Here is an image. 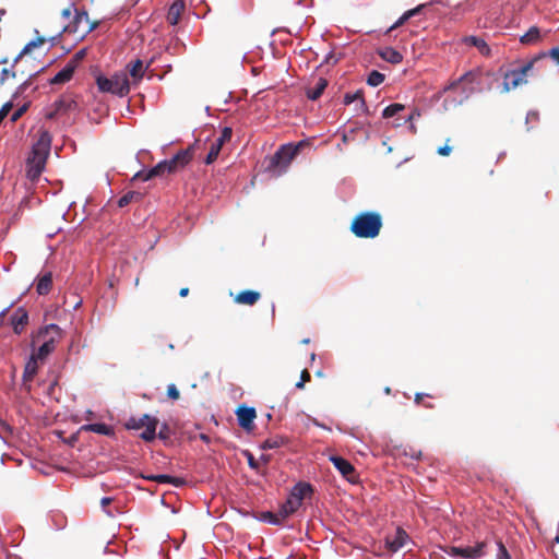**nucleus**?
Wrapping results in <instances>:
<instances>
[{
    "label": "nucleus",
    "instance_id": "f257e3e1",
    "mask_svg": "<svg viewBox=\"0 0 559 559\" xmlns=\"http://www.w3.org/2000/svg\"><path fill=\"white\" fill-rule=\"evenodd\" d=\"M382 225L380 213L368 211L357 214L349 229L357 238L373 239L379 236Z\"/></svg>",
    "mask_w": 559,
    "mask_h": 559
},
{
    "label": "nucleus",
    "instance_id": "f03ea898",
    "mask_svg": "<svg viewBox=\"0 0 559 559\" xmlns=\"http://www.w3.org/2000/svg\"><path fill=\"white\" fill-rule=\"evenodd\" d=\"M62 331L57 324H48L41 328L33 335L32 346H38L33 355L39 360H45L56 348V344L61 340Z\"/></svg>",
    "mask_w": 559,
    "mask_h": 559
},
{
    "label": "nucleus",
    "instance_id": "7ed1b4c3",
    "mask_svg": "<svg viewBox=\"0 0 559 559\" xmlns=\"http://www.w3.org/2000/svg\"><path fill=\"white\" fill-rule=\"evenodd\" d=\"M96 84L102 93H110L120 97L130 92V82L126 73H115L111 78L105 75L96 76Z\"/></svg>",
    "mask_w": 559,
    "mask_h": 559
},
{
    "label": "nucleus",
    "instance_id": "20e7f679",
    "mask_svg": "<svg viewBox=\"0 0 559 559\" xmlns=\"http://www.w3.org/2000/svg\"><path fill=\"white\" fill-rule=\"evenodd\" d=\"M545 56L546 55H538L519 69L507 72L503 76V92H509L525 84L527 82V75L533 70L535 63L545 59Z\"/></svg>",
    "mask_w": 559,
    "mask_h": 559
},
{
    "label": "nucleus",
    "instance_id": "39448f33",
    "mask_svg": "<svg viewBox=\"0 0 559 559\" xmlns=\"http://www.w3.org/2000/svg\"><path fill=\"white\" fill-rule=\"evenodd\" d=\"M302 143L294 144H285L282 145L275 154L271 157L267 169L270 171H276L277 175H281L286 170L290 162L298 154Z\"/></svg>",
    "mask_w": 559,
    "mask_h": 559
},
{
    "label": "nucleus",
    "instance_id": "423d86ee",
    "mask_svg": "<svg viewBox=\"0 0 559 559\" xmlns=\"http://www.w3.org/2000/svg\"><path fill=\"white\" fill-rule=\"evenodd\" d=\"M75 15L73 20L62 27V33L78 34L81 38L93 32L98 22L91 21L86 11H79L74 9Z\"/></svg>",
    "mask_w": 559,
    "mask_h": 559
},
{
    "label": "nucleus",
    "instance_id": "0eeeda50",
    "mask_svg": "<svg viewBox=\"0 0 559 559\" xmlns=\"http://www.w3.org/2000/svg\"><path fill=\"white\" fill-rule=\"evenodd\" d=\"M157 426L158 419L147 414L140 418L131 417L126 424L128 429L139 430L144 428V431L140 435V437L147 442H151L156 438Z\"/></svg>",
    "mask_w": 559,
    "mask_h": 559
},
{
    "label": "nucleus",
    "instance_id": "6e6552de",
    "mask_svg": "<svg viewBox=\"0 0 559 559\" xmlns=\"http://www.w3.org/2000/svg\"><path fill=\"white\" fill-rule=\"evenodd\" d=\"M51 135L47 130H40L38 138L32 147L28 158L46 162L50 153Z\"/></svg>",
    "mask_w": 559,
    "mask_h": 559
},
{
    "label": "nucleus",
    "instance_id": "1a4fd4ad",
    "mask_svg": "<svg viewBox=\"0 0 559 559\" xmlns=\"http://www.w3.org/2000/svg\"><path fill=\"white\" fill-rule=\"evenodd\" d=\"M485 542H479L474 546L467 547H455L450 546L444 549V551L452 557H459L463 559H478L485 555Z\"/></svg>",
    "mask_w": 559,
    "mask_h": 559
},
{
    "label": "nucleus",
    "instance_id": "9d476101",
    "mask_svg": "<svg viewBox=\"0 0 559 559\" xmlns=\"http://www.w3.org/2000/svg\"><path fill=\"white\" fill-rule=\"evenodd\" d=\"M194 146L190 145L185 150L179 151L173 158L166 159L169 166V173L175 174L183 169L193 158Z\"/></svg>",
    "mask_w": 559,
    "mask_h": 559
},
{
    "label": "nucleus",
    "instance_id": "9b49d317",
    "mask_svg": "<svg viewBox=\"0 0 559 559\" xmlns=\"http://www.w3.org/2000/svg\"><path fill=\"white\" fill-rule=\"evenodd\" d=\"M330 461L346 480L352 484L358 481V474L349 461L338 455H331Z\"/></svg>",
    "mask_w": 559,
    "mask_h": 559
},
{
    "label": "nucleus",
    "instance_id": "f8f14e48",
    "mask_svg": "<svg viewBox=\"0 0 559 559\" xmlns=\"http://www.w3.org/2000/svg\"><path fill=\"white\" fill-rule=\"evenodd\" d=\"M236 416L238 420V425L247 430L251 431L254 428V419L257 417V412L253 407H248L246 405H240L236 409Z\"/></svg>",
    "mask_w": 559,
    "mask_h": 559
},
{
    "label": "nucleus",
    "instance_id": "ddd939ff",
    "mask_svg": "<svg viewBox=\"0 0 559 559\" xmlns=\"http://www.w3.org/2000/svg\"><path fill=\"white\" fill-rule=\"evenodd\" d=\"M409 536L406 531L402 527H397L393 535L385 537V546L391 552H396L406 545Z\"/></svg>",
    "mask_w": 559,
    "mask_h": 559
},
{
    "label": "nucleus",
    "instance_id": "4468645a",
    "mask_svg": "<svg viewBox=\"0 0 559 559\" xmlns=\"http://www.w3.org/2000/svg\"><path fill=\"white\" fill-rule=\"evenodd\" d=\"M165 174H170L169 173V166H168L166 159L159 162L157 165H155L154 167H152L147 171L141 170V171L136 173L133 176L132 181H135V180L146 181V180H150V179H152L154 177L164 176Z\"/></svg>",
    "mask_w": 559,
    "mask_h": 559
},
{
    "label": "nucleus",
    "instance_id": "2eb2a0df",
    "mask_svg": "<svg viewBox=\"0 0 559 559\" xmlns=\"http://www.w3.org/2000/svg\"><path fill=\"white\" fill-rule=\"evenodd\" d=\"M480 76H481L480 70H478V69L471 70V71L464 73L462 76H460L456 81L452 82L448 87H445V91L454 90L461 83L466 84V85L479 83Z\"/></svg>",
    "mask_w": 559,
    "mask_h": 559
},
{
    "label": "nucleus",
    "instance_id": "dca6fc26",
    "mask_svg": "<svg viewBox=\"0 0 559 559\" xmlns=\"http://www.w3.org/2000/svg\"><path fill=\"white\" fill-rule=\"evenodd\" d=\"M28 323V313L24 308H19L11 317V324L14 333L21 334Z\"/></svg>",
    "mask_w": 559,
    "mask_h": 559
},
{
    "label": "nucleus",
    "instance_id": "f3484780",
    "mask_svg": "<svg viewBox=\"0 0 559 559\" xmlns=\"http://www.w3.org/2000/svg\"><path fill=\"white\" fill-rule=\"evenodd\" d=\"M261 298V294L255 290H242L234 297V301L239 305L253 306Z\"/></svg>",
    "mask_w": 559,
    "mask_h": 559
},
{
    "label": "nucleus",
    "instance_id": "a211bd4d",
    "mask_svg": "<svg viewBox=\"0 0 559 559\" xmlns=\"http://www.w3.org/2000/svg\"><path fill=\"white\" fill-rule=\"evenodd\" d=\"M75 70L76 69L72 64L67 62V64L49 80V83L52 85L64 84L72 79Z\"/></svg>",
    "mask_w": 559,
    "mask_h": 559
},
{
    "label": "nucleus",
    "instance_id": "6ab92c4d",
    "mask_svg": "<svg viewBox=\"0 0 559 559\" xmlns=\"http://www.w3.org/2000/svg\"><path fill=\"white\" fill-rule=\"evenodd\" d=\"M45 164H46V162H43V160L39 162L37 159L27 158V162H26L27 178L31 179L32 181L37 180L45 168Z\"/></svg>",
    "mask_w": 559,
    "mask_h": 559
},
{
    "label": "nucleus",
    "instance_id": "aec40b11",
    "mask_svg": "<svg viewBox=\"0 0 559 559\" xmlns=\"http://www.w3.org/2000/svg\"><path fill=\"white\" fill-rule=\"evenodd\" d=\"M53 106L55 111L50 112L47 116L49 119L55 118L58 114L71 110L72 108L76 107V103L70 97H61L60 99L55 102Z\"/></svg>",
    "mask_w": 559,
    "mask_h": 559
},
{
    "label": "nucleus",
    "instance_id": "412c9836",
    "mask_svg": "<svg viewBox=\"0 0 559 559\" xmlns=\"http://www.w3.org/2000/svg\"><path fill=\"white\" fill-rule=\"evenodd\" d=\"M326 86L328 80L324 78H319L313 86H308L306 88V95L309 99L317 100L323 94Z\"/></svg>",
    "mask_w": 559,
    "mask_h": 559
},
{
    "label": "nucleus",
    "instance_id": "4be33fe9",
    "mask_svg": "<svg viewBox=\"0 0 559 559\" xmlns=\"http://www.w3.org/2000/svg\"><path fill=\"white\" fill-rule=\"evenodd\" d=\"M185 11V2L182 0L175 1L167 13V21L170 25H176L180 17L182 12Z\"/></svg>",
    "mask_w": 559,
    "mask_h": 559
},
{
    "label": "nucleus",
    "instance_id": "5701e85b",
    "mask_svg": "<svg viewBox=\"0 0 559 559\" xmlns=\"http://www.w3.org/2000/svg\"><path fill=\"white\" fill-rule=\"evenodd\" d=\"M52 288V274L47 272L39 276L36 282V292L38 295H47Z\"/></svg>",
    "mask_w": 559,
    "mask_h": 559
},
{
    "label": "nucleus",
    "instance_id": "b1692460",
    "mask_svg": "<svg viewBox=\"0 0 559 559\" xmlns=\"http://www.w3.org/2000/svg\"><path fill=\"white\" fill-rule=\"evenodd\" d=\"M378 53L383 60L392 64H399L403 61L402 53L392 47H385L379 50Z\"/></svg>",
    "mask_w": 559,
    "mask_h": 559
},
{
    "label": "nucleus",
    "instance_id": "393cba45",
    "mask_svg": "<svg viewBox=\"0 0 559 559\" xmlns=\"http://www.w3.org/2000/svg\"><path fill=\"white\" fill-rule=\"evenodd\" d=\"M463 41L466 44V45H471V46H474L478 49V51L483 55V56H489L490 52H491V49L490 47L488 46V44L480 37H476V36H466Z\"/></svg>",
    "mask_w": 559,
    "mask_h": 559
},
{
    "label": "nucleus",
    "instance_id": "a878e982",
    "mask_svg": "<svg viewBox=\"0 0 559 559\" xmlns=\"http://www.w3.org/2000/svg\"><path fill=\"white\" fill-rule=\"evenodd\" d=\"M312 492V487L308 483H298L295 485L290 491V496L296 498L300 503L302 500Z\"/></svg>",
    "mask_w": 559,
    "mask_h": 559
},
{
    "label": "nucleus",
    "instance_id": "bb28decb",
    "mask_svg": "<svg viewBox=\"0 0 559 559\" xmlns=\"http://www.w3.org/2000/svg\"><path fill=\"white\" fill-rule=\"evenodd\" d=\"M144 478L159 484H171L176 487H180L185 484L182 478L173 477L165 474L144 476Z\"/></svg>",
    "mask_w": 559,
    "mask_h": 559
},
{
    "label": "nucleus",
    "instance_id": "cd10ccee",
    "mask_svg": "<svg viewBox=\"0 0 559 559\" xmlns=\"http://www.w3.org/2000/svg\"><path fill=\"white\" fill-rule=\"evenodd\" d=\"M81 430L92 431V432H95L98 435H104V436L114 435V429L110 426L103 424V423L83 425L81 427Z\"/></svg>",
    "mask_w": 559,
    "mask_h": 559
},
{
    "label": "nucleus",
    "instance_id": "c85d7f7f",
    "mask_svg": "<svg viewBox=\"0 0 559 559\" xmlns=\"http://www.w3.org/2000/svg\"><path fill=\"white\" fill-rule=\"evenodd\" d=\"M129 73L134 82H139L144 75V66L142 60L136 59L133 62H130L128 66Z\"/></svg>",
    "mask_w": 559,
    "mask_h": 559
},
{
    "label": "nucleus",
    "instance_id": "c756f323",
    "mask_svg": "<svg viewBox=\"0 0 559 559\" xmlns=\"http://www.w3.org/2000/svg\"><path fill=\"white\" fill-rule=\"evenodd\" d=\"M37 360H39V359L36 358V356H34V355L31 356V359L28 360V362L26 364L25 369H24V373H23L24 382L32 381L34 376L37 373V369H38Z\"/></svg>",
    "mask_w": 559,
    "mask_h": 559
},
{
    "label": "nucleus",
    "instance_id": "7c9ffc66",
    "mask_svg": "<svg viewBox=\"0 0 559 559\" xmlns=\"http://www.w3.org/2000/svg\"><path fill=\"white\" fill-rule=\"evenodd\" d=\"M424 8V4H420L412 10L406 11L389 29L388 33L392 32L393 29L402 26L406 21H408L411 17L416 15L421 11Z\"/></svg>",
    "mask_w": 559,
    "mask_h": 559
},
{
    "label": "nucleus",
    "instance_id": "2f4dec72",
    "mask_svg": "<svg viewBox=\"0 0 559 559\" xmlns=\"http://www.w3.org/2000/svg\"><path fill=\"white\" fill-rule=\"evenodd\" d=\"M143 198V194L141 192H138V191H129L127 192L126 194H123L119 200H118V206L119 207H124L127 205H129L130 203L132 202H140Z\"/></svg>",
    "mask_w": 559,
    "mask_h": 559
},
{
    "label": "nucleus",
    "instance_id": "473e14b6",
    "mask_svg": "<svg viewBox=\"0 0 559 559\" xmlns=\"http://www.w3.org/2000/svg\"><path fill=\"white\" fill-rule=\"evenodd\" d=\"M540 38V32L537 26H532L530 29L520 38L522 44H532L538 41Z\"/></svg>",
    "mask_w": 559,
    "mask_h": 559
},
{
    "label": "nucleus",
    "instance_id": "72a5a7b5",
    "mask_svg": "<svg viewBox=\"0 0 559 559\" xmlns=\"http://www.w3.org/2000/svg\"><path fill=\"white\" fill-rule=\"evenodd\" d=\"M286 443V439L280 436L267 438L263 441L261 444V448L263 450H271V449H277L281 448Z\"/></svg>",
    "mask_w": 559,
    "mask_h": 559
},
{
    "label": "nucleus",
    "instance_id": "f704fd0d",
    "mask_svg": "<svg viewBox=\"0 0 559 559\" xmlns=\"http://www.w3.org/2000/svg\"><path fill=\"white\" fill-rule=\"evenodd\" d=\"M45 43L44 37H38L35 40L29 41L24 46L22 51L19 53V56L14 60V64L19 62L25 55H27L32 49L41 46Z\"/></svg>",
    "mask_w": 559,
    "mask_h": 559
},
{
    "label": "nucleus",
    "instance_id": "c9c22d12",
    "mask_svg": "<svg viewBox=\"0 0 559 559\" xmlns=\"http://www.w3.org/2000/svg\"><path fill=\"white\" fill-rule=\"evenodd\" d=\"M222 145H219V143H216L215 141L212 142L211 146H210V151L204 159L205 164L206 165H211L212 163H214L216 160V158L218 157L221 151H222Z\"/></svg>",
    "mask_w": 559,
    "mask_h": 559
},
{
    "label": "nucleus",
    "instance_id": "e433bc0d",
    "mask_svg": "<svg viewBox=\"0 0 559 559\" xmlns=\"http://www.w3.org/2000/svg\"><path fill=\"white\" fill-rule=\"evenodd\" d=\"M43 70H44V68H41L40 70H38V71L34 72V73H29L28 74V79L25 80L21 85H19V87L16 88L15 93L12 95V98L16 99L20 95H22L27 90V87L31 85L32 79L35 78Z\"/></svg>",
    "mask_w": 559,
    "mask_h": 559
},
{
    "label": "nucleus",
    "instance_id": "4c0bfd02",
    "mask_svg": "<svg viewBox=\"0 0 559 559\" xmlns=\"http://www.w3.org/2000/svg\"><path fill=\"white\" fill-rule=\"evenodd\" d=\"M356 100H359L361 106L365 107L366 106V103H365V99H364V94H362V91H357L355 93H347L345 94L344 96V104L346 105H349Z\"/></svg>",
    "mask_w": 559,
    "mask_h": 559
},
{
    "label": "nucleus",
    "instance_id": "58836bf2",
    "mask_svg": "<svg viewBox=\"0 0 559 559\" xmlns=\"http://www.w3.org/2000/svg\"><path fill=\"white\" fill-rule=\"evenodd\" d=\"M259 519L263 522H267L273 525H282V523L278 519V514L276 512H270V511L262 512L260 514Z\"/></svg>",
    "mask_w": 559,
    "mask_h": 559
},
{
    "label": "nucleus",
    "instance_id": "ea45409f",
    "mask_svg": "<svg viewBox=\"0 0 559 559\" xmlns=\"http://www.w3.org/2000/svg\"><path fill=\"white\" fill-rule=\"evenodd\" d=\"M384 79H385L384 74L373 70L369 73L367 83L370 86H379L384 81Z\"/></svg>",
    "mask_w": 559,
    "mask_h": 559
},
{
    "label": "nucleus",
    "instance_id": "a19ab883",
    "mask_svg": "<svg viewBox=\"0 0 559 559\" xmlns=\"http://www.w3.org/2000/svg\"><path fill=\"white\" fill-rule=\"evenodd\" d=\"M403 109H404V105H402V104H397V103L391 104L384 108L382 116H383V118H391Z\"/></svg>",
    "mask_w": 559,
    "mask_h": 559
},
{
    "label": "nucleus",
    "instance_id": "79ce46f5",
    "mask_svg": "<svg viewBox=\"0 0 559 559\" xmlns=\"http://www.w3.org/2000/svg\"><path fill=\"white\" fill-rule=\"evenodd\" d=\"M86 55L87 48H82L79 51H76L68 62L76 69L79 64L83 61V59L86 57Z\"/></svg>",
    "mask_w": 559,
    "mask_h": 559
},
{
    "label": "nucleus",
    "instance_id": "37998d69",
    "mask_svg": "<svg viewBox=\"0 0 559 559\" xmlns=\"http://www.w3.org/2000/svg\"><path fill=\"white\" fill-rule=\"evenodd\" d=\"M302 503H300L296 498H293L290 495L288 496L287 500L283 503V506L294 514Z\"/></svg>",
    "mask_w": 559,
    "mask_h": 559
},
{
    "label": "nucleus",
    "instance_id": "c03bdc74",
    "mask_svg": "<svg viewBox=\"0 0 559 559\" xmlns=\"http://www.w3.org/2000/svg\"><path fill=\"white\" fill-rule=\"evenodd\" d=\"M231 135H233V130L231 128L229 127H225L222 132H221V135L215 139V142L216 143H219V145H224L226 142H229L230 139H231Z\"/></svg>",
    "mask_w": 559,
    "mask_h": 559
},
{
    "label": "nucleus",
    "instance_id": "a18cd8bd",
    "mask_svg": "<svg viewBox=\"0 0 559 559\" xmlns=\"http://www.w3.org/2000/svg\"><path fill=\"white\" fill-rule=\"evenodd\" d=\"M17 73L10 69L3 68L0 73V87L9 80L16 78Z\"/></svg>",
    "mask_w": 559,
    "mask_h": 559
},
{
    "label": "nucleus",
    "instance_id": "49530a36",
    "mask_svg": "<svg viewBox=\"0 0 559 559\" xmlns=\"http://www.w3.org/2000/svg\"><path fill=\"white\" fill-rule=\"evenodd\" d=\"M29 103L24 104L20 108H17L12 115H11V122H16L28 109Z\"/></svg>",
    "mask_w": 559,
    "mask_h": 559
},
{
    "label": "nucleus",
    "instance_id": "de8ad7c7",
    "mask_svg": "<svg viewBox=\"0 0 559 559\" xmlns=\"http://www.w3.org/2000/svg\"><path fill=\"white\" fill-rule=\"evenodd\" d=\"M497 559H511V556L509 555L506 546L502 544V542L498 543V554Z\"/></svg>",
    "mask_w": 559,
    "mask_h": 559
},
{
    "label": "nucleus",
    "instance_id": "09e8293b",
    "mask_svg": "<svg viewBox=\"0 0 559 559\" xmlns=\"http://www.w3.org/2000/svg\"><path fill=\"white\" fill-rule=\"evenodd\" d=\"M245 456L247 457L248 465L250 466V468L258 471L259 462L254 459L253 454L249 451H245Z\"/></svg>",
    "mask_w": 559,
    "mask_h": 559
},
{
    "label": "nucleus",
    "instance_id": "8fccbe9b",
    "mask_svg": "<svg viewBox=\"0 0 559 559\" xmlns=\"http://www.w3.org/2000/svg\"><path fill=\"white\" fill-rule=\"evenodd\" d=\"M167 395L171 400H178L180 397L179 390L175 384H169L167 386Z\"/></svg>",
    "mask_w": 559,
    "mask_h": 559
},
{
    "label": "nucleus",
    "instance_id": "3c124183",
    "mask_svg": "<svg viewBox=\"0 0 559 559\" xmlns=\"http://www.w3.org/2000/svg\"><path fill=\"white\" fill-rule=\"evenodd\" d=\"M158 438L162 440H168L170 437V429L167 426V424H163L159 431H158Z\"/></svg>",
    "mask_w": 559,
    "mask_h": 559
},
{
    "label": "nucleus",
    "instance_id": "603ef678",
    "mask_svg": "<svg viewBox=\"0 0 559 559\" xmlns=\"http://www.w3.org/2000/svg\"><path fill=\"white\" fill-rule=\"evenodd\" d=\"M112 498L111 497H104L102 498L100 500V506L102 508L105 510L106 514L108 516H114V513L111 512V510H107L106 508L112 502Z\"/></svg>",
    "mask_w": 559,
    "mask_h": 559
},
{
    "label": "nucleus",
    "instance_id": "864d4df0",
    "mask_svg": "<svg viewBox=\"0 0 559 559\" xmlns=\"http://www.w3.org/2000/svg\"><path fill=\"white\" fill-rule=\"evenodd\" d=\"M278 514V519L282 523V525L284 524L285 520L292 515L290 512H288V510L282 504L280 510L276 512Z\"/></svg>",
    "mask_w": 559,
    "mask_h": 559
},
{
    "label": "nucleus",
    "instance_id": "5fc2aeb1",
    "mask_svg": "<svg viewBox=\"0 0 559 559\" xmlns=\"http://www.w3.org/2000/svg\"><path fill=\"white\" fill-rule=\"evenodd\" d=\"M338 60L340 58L336 57L334 52H329L323 62L326 64H335Z\"/></svg>",
    "mask_w": 559,
    "mask_h": 559
},
{
    "label": "nucleus",
    "instance_id": "6e6d98bb",
    "mask_svg": "<svg viewBox=\"0 0 559 559\" xmlns=\"http://www.w3.org/2000/svg\"><path fill=\"white\" fill-rule=\"evenodd\" d=\"M449 141L450 140L448 139L447 140V144L438 148L437 152H438L439 155H442V156H449L450 155V153L452 151V147L448 145Z\"/></svg>",
    "mask_w": 559,
    "mask_h": 559
},
{
    "label": "nucleus",
    "instance_id": "4d7b16f0",
    "mask_svg": "<svg viewBox=\"0 0 559 559\" xmlns=\"http://www.w3.org/2000/svg\"><path fill=\"white\" fill-rule=\"evenodd\" d=\"M545 55H546V56H545V58H546L547 56H549V57H551L555 61H557V63H559V48H558V47L551 48V49L549 50V52H548V53H545Z\"/></svg>",
    "mask_w": 559,
    "mask_h": 559
},
{
    "label": "nucleus",
    "instance_id": "13d9d810",
    "mask_svg": "<svg viewBox=\"0 0 559 559\" xmlns=\"http://www.w3.org/2000/svg\"><path fill=\"white\" fill-rule=\"evenodd\" d=\"M14 100L15 99L12 98L10 102H7L5 104H3L1 107V110H4V112L9 114L14 106Z\"/></svg>",
    "mask_w": 559,
    "mask_h": 559
},
{
    "label": "nucleus",
    "instance_id": "bf43d9fd",
    "mask_svg": "<svg viewBox=\"0 0 559 559\" xmlns=\"http://www.w3.org/2000/svg\"><path fill=\"white\" fill-rule=\"evenodd\" d=\"M74 5L73 4H70L68 8L63 9L61 11V16L64 17V19H70L71 15H72V8Z\"/></svg>",
    "mask_w": 559,
    "mask_h": 559
},
{
    "label": "nucleus",
    "instance_id": "052dcab7",
    "mask_svg": "<svg viewBox=\"0 0 559 559\" xmlns=\"http://www.w3.org/2000/svg\"><path fill=\"white\" fill-rule=\"evenodd\" d=\"M300 380L302 382H309L311 380V374L307 369H304L300 374Z\"/></svg>",
    "mask_w": 559,
    "mask_h": 559
},
{
    "label": "nucleus",
    "instance_id": "680f3d73",
    "mask_svg": "<svg viewBox=\"0 0 559 559\" xmlns=\"http://www.w3.org/2000/svg\"><path fill=\"white\" fill-rule=\"evenodd\" d=\"M0 427L3 431L8 432V433H12V428L9 424H7L5 421H0Z\"/></svg>",
    "mask_w": 559,
    "mask_h": 559
},
{
    "label": "nucleus",
    "instance_id": "e2e57ef3",
    "mask_svg": "<svg viewBox=\"0 0 559 559\" xmlns=\"http://www.w3.org/2000/svg\"><path fill=\"white\" fill-rule=\"evenodd\" d=\"M425 396H428V395H427V394H424V393H416V395H415V400H414V401H415V403H416L417 405L421 404V403H423V400H424V397H425Z\"/></svg>",
    "mask_w": 559,
    "mask_h": 559
},
{
    "label": "nucleus",
    "instance_id": "0e129e2a",
    "mask_svg": "<svg viewBox=\"0 0 559 559\" xmlns=\"http://www.w3.org/2000/svg\"><path fill=\"white\" fill-rule=\"evenodd\" d=\"M411 457L414 459V460H419L421 457V452L420 451H414L412 450V452L409 453Z\"/></svg>",
    "mask_w": 559,
    "mask_h": 559
},
{
    "label": "nucleus",
    "instance_id": "69168bd1",
    "mask_svg": "<svg viewBox=\"0 0 559 559\" xmlns=\"http://www.w3.org/2000/svg\"><path fill=\"white\" fill-rule=\"evenodd\" d=\"M189 294V288L188 287H183L179 290V295L180 297H187Z\"/></svg>",
    "mask_w": 559,
    "mask_h": 559
},
{
    "label": "nucleus",
    "instance_id": "338daca9",
    "mask_svg": "<svg viewBox=\"0 0 559 559\" xmlns=\"http://www.w3.org/2000/svg\"><path fill=\"white\" fill-rule=\"evenodd\" d=\"M296 388H297V389H304V388H305V382H302L301 380H299V381L296 383Z\"/></svg>",
    "mask_w": 559,
    "mask_h": 559
},
{
    "label": "nucleus",
    "instance_id": "774afa93",
    "mask_svg": "<svg viewBox=\"0 0 559 559\" xmlns=\"http://www.w3.org/2000/svg\"><path fill=\"white\" fill-rule=\"evenodd\" d=\"M7 116H8V114H7V112H4V110H1V109H0V120H2V121H3V119H4Z\"/></svg>",
    "mask_w": 559,
    "mask_h": 559
}]
</instances>
